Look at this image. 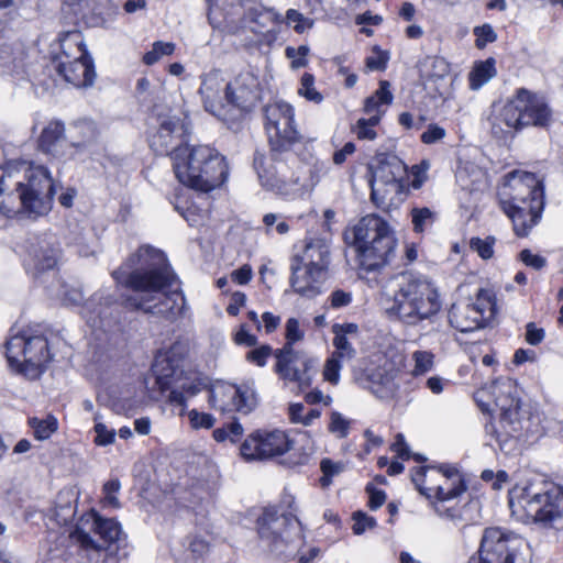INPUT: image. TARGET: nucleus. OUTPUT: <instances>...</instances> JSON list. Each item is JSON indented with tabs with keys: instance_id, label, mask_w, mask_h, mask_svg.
Wrapping results in <instances>:
<instances>
[{
	"instance_id": "21",
	"label": "nucleus",
	"mask_w": 563,
	"mask_h": 563,
	"mask_svg": "<svg viewBox=\"0 0 563 563\" xmlns=\"http://www.w3.org/2000/svg\"><path fill=\"white\" fill-rule=\"evenodd\" d=\"M209 402L222 411L247 413L255 407L256 397L250 386L218 383L210 389Z\"/></svg>"
},
{
	"instance_id": "27",
	"label": "nucleus",
	"mask_w": 563,
	"mask_h": 563,
	"mask_svg": "<svg viewBox=\"0 0 563 563\" xmlns=\"http://www.w3.org/2000/svg\"><path fill=\"white\" fill-rule=\"evenodd\" d=\"M225 86L228 82L217 71L207 74L201 81L199 92L205 109L217 117H224L228 106L225 100Z\"/></svg>"
},
{
	"instance_id": "23",
	"label": "nucleus",
	"mask_w": 563,
	"mask_h": 563,
	"mask_svg": "<svg viewBox=\"0 0 563 563\" xmlns=\"http://www.w3.org/2000/svg\"><path fill=\"white\" fill-rule=\"evenodd\" d=\"M59 258V246L54 235L37 238L30 244L26 267L34 276L53 269Z\"/></svg>"
},
{
	"instance_id": "61",
	"label": "nucleus",
	"mask_w": 563,
	"mask_h": 563,
	"mask_svg": "<svg viewBox=\"0 0 563 563\" xmlns=\"http://www.w3.org/2000/svg\"><path fill=\"white\" fill-rule=\"evenodd\" d=\"M353 520L354 523L352 529L355 534H362L366 530L373 529L376 526V520L373 517L361 511L353 515Z\"/></svg>"
},
{
	"instance_id": "42",
	"label": "nucleus",
	"mask_w": 563,
	"mask_h": 563,
	"mask_svg": "<svg viewBox=\"0 0 563 563\" xmlns=\"http://www.w3.org/2000/svg\"><path fill=\"white\" fill-rule=\"evenodd\" d=\"M379 115L373 114L367 119L361 118L354 124L352 131L358 140L374 141L377 137L375 128L379 124Z\"/></svg>"
},
{
	"instance_id": "40",
	"label": "nucleus",
	"mask_w": 563,
	"mask_h": 563,
	"mask_svg": "<svg viewBox=\"0 0 563 563\" xmlns=\"http://www.w3.org/2000/svg\"><path fill=\"white\" fill-rule=\"evenodd\" d=\"M288 415L292 423L309 427L321 417V411L316 408L307 409L302 404H291L288 408Z\"/></svg>"
},
{
	"instance_id": "17",
	"label": "nucleus",
	"mask_w": 563,
	"mask_h": 563,
	"mask_svg": "<svg viewBox=\"0 0 563 563\" xmlns=\"http://www.w3.org/2000/svg\"><path fill=\"white\" fill-rule=\"evenodd\" d=\"M294 117V108L285 101L266 106L265 128L273 151L284 150L299 140Z\"/></svg>"
},
{
	"instance_id": "28",
	"label": "nucleus",
	"mask_w": 563,
	"mask_h": 563,
	"mask_svg": "<svg viewBox=\"0 0 563 563\" xmlns=\"http://www.w3.org/2000/svg\"><path fill=\"white\" fill-rule=\"evenodd\" d=\"M291 287L300 296L312 298L321 292V285L325 278L322 274H316L312 269L291 263Z\"/></svg>"
},
{
	"instance_id": "34",
	"label": "nucleus",
	"mask_w": 563,
	"mask_h": 563,
	"mask_svg": "<svg viewBox=\"0 0 563 563\" xmlns=\"http://www.w3.org/2000/svg\"><path fill=\"white\" fill-rule=\"evenodd\" d=\"M411 478L421 495L426 496L431 503L437 500V486L439 485V479L442 478V467H418L412 472Z\"/></svg>"
},
{
	"instance_id": "58",
	"label": "nucleus",
	"mask_w": 563,
	"mask_h": 563,
	"mask_svg": "<svg viewBox=\"0 0 563 563\" xmlns=\"http://www.w3.org/2000/svg\"><path fill=\"white\" fill-rule=\"evenodd\" d=\"M176 210L192 227L200 225L206 218V213L202 210H200L199 208H197L195 205H190L186 208H183L177 205Z\"/></svg>"
},
{
	"instance_id": "54",
	"label": "nucleus",
	"mask_w": 563,
	"mask_h": 563,
	"mask_svg": "<svg viewBox=\"0 0 563 563\" xmlns=\"http://www.w3.org/2000/svg\"><path fill=\"white\" fill-rule=\"evenodd\" d=\"M188 419L190 427L195 430L210 429L213 427L216 421L212 415L200 412L197 409H191L188 411Z\"/></svg>"
},
{
	"instance_id": "26",
	"label": "nucleus",
	"mask_w": 563,
	"mask_h": 563,
	"mask_svg": "<svg viewBox=\"0 0 563 563\" xmlns=\"http://www.w3.org/2000/svg\"><path fill=\"white\" fill-rule=\"evenodd\" d=\"M251 30L261 44L272 45L280 34L284 16L273 8L255 10L251 14Z\"/></svg>"
},
{
	"instance_id": "51",
	"label": "nucleus",
	"mask_w": 563,
	"mask_h": 563,
	"mask_svg": "<svg viewBox=\"0 0 563 563\" xmlns=\"http://www.w3.org/2000/svg\"><path fill=\"white\" fill-rule=\"evenodd\" d=\"M320 468L323 474L320 478L321 486L328 487L331 484L332 478L343 472L344 464L341 462H333L330 459H323L320 462Z\"/></svg>"
},
{
	"instance_id": "56",
	"label": "nucleus",
	"mask_w": 563,
	"mask_h": 563,
	"mask_svg": "<svg viewBox=\"0 0 563 563\" xmlns=\"http://www.w3.org/2000/svg\"><path fill=\"white\" fill-rule=\"evenodd\" d=\"M495 239L494 238H486V239H479V238H473L470 242V246L473 251H475L482 258L488 260L494 254V246Z\"/></svg>"
},
{
	"instance_id": "53",
	"label": "nucleus",
	"mask_w": 563,
	"mask_h": 563,
	"mask_svg": "<svg viewBox=\"0 0 563 563\" xmlns=\"http://www.w3.org/2000/svg\"><path fill=\"white\" fill-rule=\"evenodd\" d=\"M341 361V357H335V355L331 354V356L325 361L323 367L324 380L332 385H336L340 382V372L342 368Z\"/></svg>"
},
{
	"instance_id": "9",
	"label": "nucleus",
	"mask_w": 563,
	"mask_h": 563,
	"mask_svg": "<svg viewBox=\"0 0 563 563\" xmlns=\"http://www.w3.org/2000/svg\"><path fill=\"white\" fill-rule=\"evenodd\" d=\"M552 110L543 96L520 88L494 115L492 130L496 135H507L523 126H548Z\"/></svg>"
},
{
	"instance_id": "64",
	"label": "nucleus",
	"mask_w": 563,
	"mask_h": 563,
	"mask_svg": "<svg viewBox=\"0 0 563 563\" xmlns=\"http://www.w3.org/2000/svg\"><path fill=\"white\" fill-rule=\"evenodd\" d=\"M445 136V130L437 124H430L421 134V141L424 144H433Z\"/></svg>"
},
{
	"instance_id": "16",
	"label": "nucleus",
	"mask_w": 563,
	"mask_h": 563,
	"mask_svg": "<svg viewBox=\"0 0 563 563\" xmlns=\"http://www.w3.org/2000/svg\"><path fill=\"white\" fill-rule=\"evenodd\" d=\"M475 398L483 411L498 409L504 420L514 422L517 420L520 400L517 383L510 377H499L488 386L479 389Z\"/></svg>"
},
{
	"instance_id": "20",
	"label": "nucleus",
	"mask_w": 563,
	"mask_h": 563,
	"mask_svg": "<svg viewBox=\"0 0 563 563\" xmlns=\"http://www.w3.org/2000/svg\"><path fill=\"white\" fill-rule=\"evenodd\" d=\"M437 500L432 501L434 511L452 522L462 520L461 507L456 499L465 492L466 487L461 475L454 467H442V478L439 479Z\"/></svg>"
},
{
	"instance_id": "52",
	"label": "nucleus",
	"mask_w": 563,
	"mask_h": 563,
	"mask_svg": "<svg viewBox=\"0 0 563 563\" xmlns=\"http://www.w3.org/2000/svg\"><path fill=\"white\" fill-rule=\"evenodd\" d=\"M263 223L266 228V233H276L283 235L289 231V225L283 214L279 213H267L263 218Z\"/></svg>"
},
{
	"instance_id": "59",
	"label": "nucleus",
	"mask_w": 563,
	"mask_h": 563,
	"mask_svg": "<svg viewBox=\"0 0 563 563\" xmlns=\"http://www.w3.org/2000/svg\"><path fill=\"white\" fill-rule=\"evenodd\" d=\"M476 47L484 48L488 43L496 41L497 35L490 24H484L474 29Z\"/></svg>"
},
{
	"instance_id": "32",
	"label": "nucleus",
	"mask_w": 563,
	"mask_h": 563,
	"mask_svg": "<svg viewBox=\"0 0 563 563\" xmlns=\"http://www.w3.org/2000/svg\"><path fill=\"white\" fill-rule=\"evenodd\" d=\"M100 300L101 297L93 296L85 303L81 313L91 327L106 329L111 325V319L117 309L108 299L104 303Z\"/></svg>"
},
{
	"instance_id": "46",
	"label": "nucleus",
	"mask_w": 563,
	"mask_h": 563,
	"mask_svg": "<svg viewBox=\"0 0 563 563\" xmlns=\"http://www.w3.org/2000/svg\"><path fill=\"white\" fill-rule=\"evenodd\" d=\"M413 376L424 375L433 368L434 354L430 351H415L412 353Z\"/></svg>"
},
{
	"instance_id": "45",
	"label": "nucleus",
	"mask_w": 563,
	"mask_h": 563,
	"mask_svg": "<svg viewBox=\"0 0 563 563\" xmlns=\"http://www.w3.org/2000/svg\"><path fill=\"white\" fill-rule=\"evenodd\" d=\"M176 45L173 42L157 41L152 45V49L144 54V64L151 66L159 62L164 56H169L175 52Z\"/></svg>"
},
{
	"instance_id": "5",
	"label": "nucleus",
	"mask_w": 563,
	"mask_h": 563,
	"mask_svg": "<svg viewBox=\"0 0 563 563\" xmlns=\"http://www.w3.org/2000/svg\"><path fill=\"white\" fill-rule=\"evenodd\" d=\"M441 308L437 285L426 276L407 274L401 276L386 312L402 324L416 327L431 321Z\"/></svg>"
},
{
	"instance_id": "44",
	"label": "nucleus",
	"mask_w": 563,
	"mask_h": 563,
	"mask_svg": "<svg viewBox=\"0 0 563 563\" xmlns=\"http://www.w3.org/2000/svg\"><path fill=\"white\" fill-rule=\"evenodd\" d=\"M482 314V319L486 322L493 316L495 307V297L489 289H479L474 302L470 303Z\"/></svg>"
},
{
	"instance_id": "60",
	"label": "nucleus",
	"mask_w": 563,
	"mask_h": 563,
	"mask_svg": "<svg viewBox=\"0 0 563 563\" xmlns=\"http://www.w3.org/2000/svg\"><path fill=\"white\" fill-rule=\"evenodd\" d=\"M16 67V57L9 44L0 46V69L2 73H11Z\"/></svg>"
},
{
	"instance_id": "55",
	"label": "nucleus",
	"mask_w": 563,
	"mask_h": 563,
	"mask_svg": "<svg viewBox=\"0 0 563 563\" xmlns=\"http://www.w3.org/2000/svg\"><path fill=\"white\" fill-rule=\"evenodd\" d=\"M285 54L291 62V68L298 69L308 64L307 56L309 54V47L306 45H301L297 48L288 46L285 49Z\"/></svg>"
},
{
	"instance_id": "7",
	"label": "nucleus",
	"mask_w": 563,
	"mask_h": 563,
	"mask_svg": "<svg viewBox=\"0 0 563 563\" xmlns=\"http://www.w3.org/2000/svg\"><path fill=\"white\" fill-rule=\"evenodd\" d=\"M344 236L355 247L360 266L367 272L384 267L394 257L397 244L394 231L377 214L363 217Z\"/></svg>"
},
{
	"instance_id": "3",
	"label": "nucleus",
	"mask_w": 563,
	"mask_h": 563,
	"mask_svg": "<svg viewBox=\"0 0 563 563\" xmlns=\"http://www.w3.org/2000/svg\"><path fill=\"white\" fill-rule=\"evenodd\" d=\"M503 211L511 220L518 236H527L538 224L544 208V186L534 174L514 170L499 189Z\"/></svg>"
},
{
	"instance_id": "1",
	"label": "nucleus",
	"mask_w": 563,
	"mask_h": 563,
	"mask_svg": "<svg viewBox=\"0 0 563 563\" xmlns=\"http://www.w3.org/2000/svg\"><path fill=\"white\" fill-rule=\"evenodd\" d=\"M112 276L118 284L134 290L135 294L126 299L128 307L166 314L175 313L184 305L183 295L170 289L176 278L164 253L158 250L140 247Z\"/></svg>"
},
{
	"instance_id": "48",
	"label": "nucleus",
	"mask_w": 563,
	"mask_h": 563,
	"mask_svg": "<svg viewBox=\"0 0 563 563\" xmlns=\"http://www.w3.org/2000/svg\"><path fill=\"white\" fill-rule=\"evenodd\" d=\"M298 93L309 101L320 103L323 100L322 95L314 87V77L309 73H305L300 80Z\"/></svg>"
},
{
	"instance_id": "24",
	"label": "nucleus",
	"mask_w": 563,
	"mask_h": 563,
	"mask_svg": "<svg viewBox=\"0 0 563 563\" xmlns=\"http://www.w3.org/2000/svg\"><path fill=\"white\" fill-rule=\"evenodd\" d=\"M258 79L252 71L239 74L225 86V100L229 107L249 110L258 98Z\"/></svg>"
},
{
	"instance_id": "22",
	"label": "nucleus",
	"mask_w": 563,
	"mask_h": 563,
	"mask_svg": "<svg viewBox=\"0 0 563 563\" xmlns=\"http://www.w3.org/2000/svg\"><path fill=\"white\" fill-rule=\"evenodd\" d=\"M398 371L395 366L385 361L379 365L366 366L356 375L357 383L373 395L380 399L393 398L398 388L397 383Z\"/></svg>"
},
{
	"instance_id": "49",
	"label": "nucleus",
	"mask_w": 563,
	"mask_h": 563,
	"mask_svg": "<svg viewBox=\"0 0 563 563\" xmlns=\"http://www.w3.org/2000/svg\"><path fill=\"white\" fill-rule=\"evenodd\" d=\"M121 484L118 479H110L103 485V498L101 500L104 508H120L118 494L120 492Z\"/></svg>"
},
{
	"instance_id": "4",
	"label": "nucleus",
	"mask_w": 563,
	"mask_h": 563,
	"mask_svg": "<svg viewBox=\"0 0 563 563\" xmlns=\"http://www.w3.org/2000/svg\"><path fill=\"white\" fill-rule=\"evenodd\" d=\"M509 507L522 521L552 523L562 516L563 487L532 475L510 489Z\"/></svg>"
},
{
	"instance_id": "37",
	"label": "nucleus",
	"mask_w": 563,
	"mask_h": 563,
	"mask_svg": "<svg viewBox=\"0 0 563 563\" xmlns=\"http://www.w3.org/2000/svg\"><path fill=\"white\" fill-rule=\"evenodd\" d=\"M496 76L495 59L487 58L476 62L468 74V84L472 90H478Z\"/></svg>"
},
{
	"instance_id": "63",
	"label": "nucleus",
	"mask_w": 563,
	"mask_h": 563,
	"mask_svg": "<svg viewBox=\"0 0 563 563\" xmlns=\"http://www.w3.org/2000/svg\"><path fill=\"white\" fill-rule=\"evenodd\" d=\"M388 62V55L380 49H374L373 54L366 58V66L369 70H384Z\"/></svg>"
},
{
	"instance_id": "13",
	"label": "nucleus",
	"mask_w": 563,
	"mask_h": 563,
	"mask_svg": "<svg viewBox=\"0 0 563 563\" xmlns=\"http://www.w3.org/2000/svg\"><path fill=\"white\" fill-rule=\"evenodd\" d=\"M63 48L58 57L57 71L74 87H88L93 84L96 73L92 60L87 55L79 32H70L60 41Z\"/></svg>"
},
{
	"instance_id": "29",
	"label": "nucleus",
	"mask_w": 563,
	"mask_h": 563,
	"mask_svg": "<svg viewBox=\"0 0 563 563\" xmlns=\"http://www.w3.org/2000/svg\"><path fill=\"white\" fill-rule=\"evenodd\" d=\"M334 346L333 355L341 357L342 361H350L355 357L356 350L353 341L358 336V325L355 323H334L332 325Z\"/></svg>"
},
{
	"instance_id": "41",
	"label": "nucleus",
	"mask_w": 563,
	"mask_h": 563,
	"mask_svg": "<svg viewBox=\"0 0 563 563\" xmlns=\"http://www.w3.org/2000/svg\"><path fill=\"white\" fill-rule=\"evenodd\" d=\"M353 420L336 410H331L327 429L336 439H345L351 430Z\"/></svg>"
},
{
	"instance_id": "38",
	"label": "nucleus",
	"mask_w": 563,
	"mask_h": 563,
	"mask_svg": "<svg viewBox=\"0 0 563 563\" xmlns=\"http://www.w3.org/2000/svg\"><path fill=\"white\" fill-rule=\"evenodd\" d=\"M68 245L80 256L93 255L97 249V240L90 231L73 232Z\"/></svg>"
},
{
	"instance_id": "31",
	"label": "nucleus",
	"mask_w": 563,
	"mask_h": 563,
	"mask_svg": "<svg viewBox=\"0 0 563 563\" xmlns=\"http://www.w3.org/2000/svg\"><path fill=\"white\" fill-rule=\"evenodd\" d=\"M157 122L158 128L152 135L151 144L161 154H168L173 140L180 131V121L174 115L165 114L159 115Z\"/></svg>"
},
{
	"instance_id": "14",
	"label": "nucleus",
	"mask_w": 563,
	"mask_h": 563,
	"mask_svg": "<svg viewBox=\"0 0 563 563\" xmlns=\"http://www.w3.org/2000/svg\"><path fill=\"white\" fill-rule=\"evenodd\" d=\"M371 197L378 207L393 203L404 191L406 168L395 155L384 156L369 165Z\"/></svg>"
},
{
	"instance_id": "47",
	"label": "nucleus",
	"mask_w": 563,
	"mask_h": 563,
	"mask_svg": "<svg viewBox=\"0 0 563 563\" xmlns=\"http://www.w3.org/2000/svg\"><path fill=\"white\" fill-rule=\"evenodd\" d=\"M284 23L292 26L296 33L301 34L313 26V20L306 18L295 9H288L284 18Z\"/></svg>"
},
{
	"instance_id": "33",
	"label": "nucleus",
	"mask_w": 563,
	"mask_h": 563,
	"mask_svg": "<svg viewBox=\"0 0 563 563\" xmlns=\"http://www.w3.org/2000/svg\"><path fill=\"white\" fill-rule=\"evenodd\" d=\"M84 523L90 525V529L109 544L120 541L123 536L121 526L117 520L104 519L95 510H91L81 518V525Z\"/></svg>"
},
{
	"instance_id": "2",
	"label": "nucleus",
	"mask_w": 563,
	"mask_h": 563,
	"mask_svg": "<svg viewBox=\"0 0 563 563\" xmlns=\"http://www.w3.org/2000/svg\"><path fill=\"white\" fill-rule=\"evenodd\" d=\"M54 186L46 167L9 162L0 167V213L40 217L52 209Z\"/></svg>"
},
{
	"instance_id": "62",
	"label": "nucleus",
	"mask_w": 563,
	"mask_h": 563,
	"mask_svg": "<svg viewBox=\"0 0 563 563\" xmlns=\"http://www.w3.org/2000/svg\"><path fill=\"white\" fill-rule=\"evenodd\" d=\"M272 352V347L265 344L247 352L246 360L257 366H264Z\"/></svg>"
},
{
	"instance_id": "18",
	"label": "nucleus",
	"mask_w": 563,
	"mask_h": 563,
	"mask_svg": "<svg viewBox=\"0 0 563 563\" xmlns=\"http://www.w3.org/2000/svg\"><path fill=\"white\" fill-rule=\"evenodd\" d=\"M73 130L77 134H81L82 140H77L75 136L71 135V140L68 142L65 137L64 124L59 121L49 122L44 128L40 136V148L46 154H51L54 157L62 158L67 156V147L82 146L87 143H90L96 137L95 126L90 122H78L74 125Z\"/></svg>"
},
{
	"instance_id": "57",
	"label": "nucleus",
	"mask_w": 563,
	"mask_h": 563,
	"mask_svg": "<svg viewBox=\"0 0 563 563\" xmlns=\"http://www.w3.org/2000/svg\"><path fill=\"white\" fill-rule=\"evenodd\" d=\"M187 554L194 559H202L209 552V544L202 538L191 537L188 541Z\"/></svg>"
},
{
	"instance_id": "19",
	"label": "nucleus",
	"mask_w": 563,
	"mask_h": 563,
	"mask_svg": "<svg viewBox=\"0 0 563 563\" xmlns=\"http://www.w3.org/2000/svg\"><path fill=\"white\" fill-rule=\"evenodd\" d=\"M291 448V441L282 430H258L250 434L240 448L246 461H263L280 456Z\"/></svg>"
},
{
	"instance_id": "43",
	"label": "nucleus",
	"mask_w": 563,
	"mask_h": 563,
	"mask_svg": "<svg viewBox=\"0 0 563 563\" xmlns=\"http://www.w3.org/2000/svg\"><path fill=\"white\" fill-rule=\"evenodd\" d=\"M435 220L437 213L427 207L413 208L411 210L413 231L417 233H422L431 228Z\"/></svg>"
},
{
	"instance_id": "11",
	"label": "nucleus",
	"mask_w": 563,
	"mask_h": 563,
	"mask_svg": "<svg viewBox=\"0 0 563 563\" xmlns=\"http://www.w3.org/2000/svg\"><path fill=\"white\" fill-rule=\"evenodd\" d=\"M305 332L296 318H289L286 322V343L283 349L275 352L276 373L286 382L296 383L299 389L310 386L312 382L311 371L316 369L318 360L307 356L301 351H296L294 344L301 341Z\"/></svg>"
},
{
	"instance_id": "10",
	"label": "nucleus",
	"mask_w": 563,
	"mask_h": 563,
	"mask_svg": "<svg viewBox=\"0 0 563 563\" xmlns=\"http://www.w3.org/2000/svg\"><path fill=\"white\" fill-rule=\"evenodd\" d=\"M5 356L12 372L27 379H37L53 360L51 344L43 334L23 333L10 338L5 344Z\"/></svg>"
},
{
	"instance_id": "15",
	"label": "nucleus",
	"mask_w": 563,
	"mask_h": 563,
	"mask_svg": "<svg viewBox=\"0 0 563 563\" xmlns=\"http://www.w3.org/2000/svg\"><path fill=\"white\" fill-rule=\"evenodd\" d=\"M261 541L269 551L283 553L287 543L302 538L300 521L292 515H278L274 509H265L257 519Z\"/></svg>"
},
{
	"instance_id": "35",
	"label": "nucleus",
	"mask_w": 563,
	"mask_h": 563,
	"mask_svg": "<svg viewBox=\"0 0 563 563\" xmlns=\"http://www.w3.org/2000/svg\"><path fill=\"white\" fill-rule=\"evenodd\" d=\"M394 96L390 91L388 81L383 80L379 82V88L369 97L365 99L364 112L369 117L373 114L379 115L382 120L386 112V108L393 102Z\"/></svg>"
},
{
	"instance_id": "12",
	"label": "nucleus",
	"mask_w": 563,
	"mask_h": 563,
	"mask_svg": "<svg viewBox=\"0 0 563 563\" xmlns=\"http://www.w3.org/2000/svg\"><path fill=\"white\" fill-rule=\"evenodd\" d=\"M478 552L481 563H530L527 542L500 528L484 530Z\"/></svg>"
},
{
	"instance_id": "39",
	"label": "nucleus",
	"mask_w": 563,
	"mask_h": 563,
	"mask_svg": "<svg viewBox=\"0 0 563 563\" xmlns=\"http://www.w3.org/2000/svg\"><path fill=\"white\" fill-rule=\"evenodd\" d=\"M27 424L33 430L34 438L38 441L49 439L58 429V421L52 415H47L45 418L31 417Z\"/></svg>"
},
{
	"instance_id": "36",
	"label": "nucleus",
	"mask_w": 563,
	"mask_h": 563,
	"mask_svg": "<svg viewBox=\"0 0 563 563\" xmlns=\"http://www.w3.org/2000/svg\"><path fill=\"white\" fill-rule=\"evenodd\" d=\"M254 166L263 187L271 190H280L283 180L278 176L279 170L273 163V158L256 155Z\"/></svg>"
},
{
	"instance_id": "30",
	"label": "nucleus",
	"mask_w": 563,
	"mask_h": 563,
	"mask_svg": "<svg viewBox=\"0 0 563 563\" xmlns=\"http://www.w3.org/2000/svg\"><path fill=\"white\" fill-rule=\"evenodd\" d=\"M449 321L460 332H471L485 325L482 314L470 303H454L449 312Z\"/></svg>"
},
{
	"instance_id": "25",
	"label": "nucleus",
	"mask_w": 563,
	"mask_h": 563,
	"mask_svg": "<svg viewBox=\"0 0 563 563\" xmlns=\"http://www.w3.org/2000/svg\"><path fill=\"white\" fill-rule=\"evenodd\" d=\"M291 263L306 266L316 274L325 276L330 263L329 241L322 238L306 241L303 247L294 254Z\"/></svg>"
},
{
	"instance_id": "50",
	"label": "nucleus",
	"mask_w": 563,
	"mask_h": 563,
	"mask_svg": "<svg viewBox=\"0 0 563 563\" xmlns=\"http://www.w3.org/2000/svg\"><path fill=\"white\" fill-rule=\"evenodd\" d=\"M99 416H95L93 431L96 433L95 443L99 446H106L112 444L115 440V431L113 428H109L106 423L98 420Z\"/></svg>"
},
{
	"instance_id": "6",
	"label": "nucleus",
	"mask_w": 563,
	"mask_h": 563,
	"mask_svg": "<svg viewBox=\"0 0 563 563\" xmlns=\"http://www.w3.org/2000/svg\"><path fill=\"white\" fill-rule=\"evenodd\" d=\"M170 157L179 183L195 190L211 191L228 177L224 157L210 146L180 145L170 152Z\"/></svg>"
},
{
	"instance_id": "8",
	"label": "nucleus",
	"mask_w": 563,
	"mask_h": 563,
	"mask_svg": "<svg viewBox=\"0 0 563 563\" xmlns=\"http://www.w3.org/2000/svg\"><path fill=\"white\" fill-rule=\"evenodd\" d=\"M187 353V346L176 342L166 352L156 356L152 366L161 391L170 390L168 400L172 405L185 407L189 398L208 388V378L195 373L185 372L181 361Z\"/></svg>"
}]
</instances>
